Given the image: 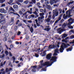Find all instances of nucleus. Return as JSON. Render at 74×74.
Returning <instances> with one entry per match:
<instances>
[{
	"instance_id": "obj_1",
	"label": "nucleus",
	"mask_w": 74,
	"mask_h": 74,
	"mask_svg": "<svg viewBox=\"0 0 74 74\" xmlns=\"http://www.w3.org/2000/svg\"><path fill=\"white\" fill-rule=\"evenodd\" d=\"M61 48L60 49L59 51L60 52L62 53L63 52V50L65 48H67L68 47L66 45V43H62V45L60 46Z\"/></svg>"
},
{
	"instance_id": "obj_2",
	"label": "nucleus",
	"mask_w": 74,
	"mask_h": 74,
	"mask_svg": "<svg viewBox=\"0 0 74 74\" xmlns=\"http://www.w3.org/2000/svg\"><path fill=\"white\" fill-rule=\"evenodd\" d=\"M52 64L51 62V63L49 62L46 61V62L45 63L42 64L41 65L42 66H47V67H49V66H51Z\"/></svg>"
},
{
	"instance_id": "obj_3",
	"label": "nucleus",
	"mask_w": 74,
	"mask_h": 74,
	"mask_svg": "<svg viewBox=\"0 0 74 74\" xmlns=\"http://www.w3.org/2000/svg\"><path fill=\"white\" fill-rule=\"evenodd\" d=\"M57 59L58 58L55 56L52 57L51 59H50V61H53V62H51L52 64H53L54 62H56L57 60Z\"/></svg>"
},
{
	"instance_id": "obj_4",
	"label": "nucleus",
	"mask_w": 74,
	"mask_h": 74,
	"mask_svg": "<svg viewBox=\"0 0 74 74\" xmlns=\"http://www.w3.org/2000/svg\"><path fill=\"white\" fill-rule=\"evenodd\" d=\"M0 18L1 19H0V23L3 22V23H5V21H6V20L5 18H4V16H2V15L0 16Z\"/></svg>"
},
{
	"instance_id": "obj_5",
	"label": "nucleus",
	"mask_w": 74,
	"mask_h": 74,
	"mask_svg": "<svg viewBox=\"0 0 74 74\" xmlns=\"http://www.w3.org/2000/svg\"><path fill=\"white\" fill-rule=\"evenodd\" d=\"M52 56V53H50L49 54L47 55L46 56V58L48 60H50L51 59V58Z\"/></svg>"
},
{
	"instance_id": "obj_6",
	"label": "nucleus",
	"mask_w": 74,
	"mask_h": 74,
	"mask_svg": "<svg viewBox=\"0 0 74 74\" xmlns=\"http://www.w3.org/2000/svg\"><path fill=\"white\" fill-rule=\"evenodd\" d=\"M0 12L1 13L6 14L7 13V11L5 10L4 8H1L0 9Z\"/></svg>"
},
{
	"instance_id": "obj_7",
	"label": "nucleus",
	"mask_w": 74,
	"mask_h": 74,
	"mask_svg": "<svg viewBox=\"0 0 74 74\" xmlns=\"http://www.w3.org/2000/svg\"><path fill=\"white\" fill-rule=\"evenodd\" d=\"M53 14L55 15V16H58V15L59 14V12H56V10H53Z\"/></svg>"
},
{
	"instance_id": "obj_8",
	"label": "nucleus",
	"mask_w": 74,
	"mask_h": 74,
	"mask_svg": "<svg viewBox=\"0 0 74 74\" xmlns=\"http://www.w3.org/2000/svg\"><path fill=\"white\" fill-rule=\"evenodd\" d=\"M55 48H56V46L55 45H51L48 47V49H53Z\"/></svg>"
},
{
	"instance_id": "obj_9",
	"label": "nucleus",
	"mask_w": 74,
	"mask_h": 74,
	"mask_svg": "<svg viewBox=\"0 0 74 74\" xmlns=\"http://www.w3.org/2000/svg\"><path fill=\"white\" fill-rule=\"evenodd\" d=\"M14 18L12 17L11 18L10 22H9V24H10V25H13L14 24Z\"/></svg>"
},
{
	"instance_id": "obj_10",
	"label": "nucleus",
	"mask_w": 74,
	"mask_h": 74,
	"mask_svg": "<svg viewBox=\"0 0 74 74\" xmlns=\"http://www.w3.org/2000/svg\"><path fill=\"white\" fill-rule=\"evenodd\" d=\"M73 45L72 46H71V48H69L66 49V51L67 52H69V51H72V49H73Z\"/></svg>"
},
{
	"instance_id": "obj_11",
	"label": "nucleus",
	"mask_w": 74,
	"mask_h": 74,
	"mask_svg": "<svg viewBox=\"0 0 74 74\" xmlns=\"http://www.w3.org/2000/svg\"><path fill=\"white\" fill-rule=\"evenodd\" d=\"M18 5H13V7L15 9V10H17V9H18Z\"/></svg>"
},
{
	"instance_id": "obj_12",
	"label": "nucleus",
	"mask_w": 74,
	"mask_h": 74,
	"mask_svg": "<svg viewBox=\"0 0 74 74\" xmlns=\"http://www.w3.org/2000/svg\"><path fill=\"white\" fill-rule=\"evenodd\" d=\"M46 7L48 10H51V5H46Z\"/></svg>"
},
{
	"instance_id": "obj_13",
	"label": "nucleus",
	"mask_w": 74,
	"mask_h": 74,
	"mask_svg": "<svg viewBox=\"0 0 74 74\" xmlns=\"http://www.w3.org/2000/svg\"><path fill=\"white\" fill-rule=\"evenodd\" d=\"M74 1H70L69 3H68L67 4V5H68V6H69V5H70L74 3Z\"/></svg>"
},
{
	"instance_id": "obj_14",
	"label": "nucleus",
	"mask_w": 74,
	"mask_h": 74,
	"mask_svg": "<svg viewBox=\"0 0 74 74\" xmlns=\"http://www.w3.org/2000/svg\"><path fill=\"white\" fill-rule=\"evenodd\" d=\"M45 21H46L47 23H49L51 21V19L49 18H47L45 20Z\"/></svg>"
},
{
	"instance_id": "obj_15",
	"label": "nucleus",
	"mask_w": 74,
	"mask_h": 74,
	"mask_svg": "<svg viewBox=\"0 0 74 74\" xmlns=\"http://www.w3.org/2000/svg\"><path fill=\"white\" fill-rule=\"evenodd\" d=\"M74 21H72L71 22H69L67 24V26H69H69H71V24H72V23H74Z\"/></svg>"
},
{
	"instance_id": "obj_16",
	"label": "nucleus",
	"mask_w": 74,
	"mask_h": 74,
	"mask_svg": "<svg viewBox=\"0 0 74 74\" xmlns=\"http://www.w3.org/2000/svg\"><path fill=\"white\" fill-rule=\"evenodd\" d=\"M55 0H51L50 1V3L51 5H52L54 4V1Z\"/></svg>"
},
{
	"instance_id": "obj_17",
	"label": "nucleus",
	"mask_w": 74,
	"mask_h": 74,
	"mask_svg": "<svg viewBox=\"0 0 74 74\" xmlns=\"http://www.w3.org/2000/svg\"><path fill=\"white\" fill-rule=\"evenodd\" d=\"M54 52L55 53H59V49H55L54 51Z\"/></svg>"
},
{
	"instance_id": "obj_18",
	"label": "nucleus",
	"mask_w": 74,
	"mask_h": 74,
	"mask_svg": "<svg viewBox=\"0 0 74 74\" xmlns=\"http://www.w3.org/2000/svg\"><path fill=\"white\" fill-rule=\"evenodd\" d=\"M5 37H8L9 36V34L8 33H5Z\"/></svg>"
},
{
	"instance_id": "obj_19",
	"label": "nucleus",
	"mask_w": 74,
	"mask_h": 74,
	"mask_svg": "<svg viewBox=\"0 0 74 74\" xmlns=\"http://www.w3.org/2000/svg\"><path fill=\"white\" fill-rule=\"evenodd\" d=\"M51 29V28H45L44 29V30H46V31H47V32H49V30Z\"/></svg>"
},
{
	"instance_id": "obj_20",
	"label": "nucleus",
	"mask_w": 74,
	"mask_h": 74,
	"mask_svg": "<svg viewBox=\"0 0 74 74\" xmlns=\"http://www.w3.org/2000/svg\"><path fill=\"white\" fill-rule=\"evenodd\" d=\"M30 31L32 33H33V32L34 29L33 27H31L30 28Z\"/></svg>"
},
{
	"instance_id": "obj_21",
	"label": "nucleus",
	"mask_w": 74,
	"mask_h": 74,
	"mask_svg": "<svg viewBox=\"0 0 74 74\" xmlns=\"http://www.w3.org/2000/svg\"><path fill=\"white\" fill-rule=\"evenodd\" d=\"M29 2V1L28 0H26L24 1V3L25 4H28Z\"/></svg>"
},
{
	"instance_id": "obj_22",
	"label": "nucleus",
	"mask_w": 74,
	"mask_h": 74,
	"mask_svg": "<svg viewBox=\"0 0 74 74\" xmlns=\"http://www.w3.org/2000/svg\"><path fill=\"white\" fill-rule=\"evenodd\" d=\"M13 2V0H10L9 1V2H8L9 4H11V3Z\"/></svg>"
},
{
	"instance_id": "obj_23",
	"label": "nucleus",
	"mask_w": 74,
	"mask_h": 74,
	"mask_svg": "<svg viewBox=\"0 0 74 74\" xmlns=\"http://www.w3.org/2000/svg\"><path fill=\"white\" fill-rule=\"evenodd\" d=\"M62 29V28L60 27V28L58 29L57 30L59 31V30H61L60 31H59V33H61L62 31V30H63V29Z\"/></svg>"
},
{
	"instance_id": "obj_24",
	"label": "nucleus",
	"mask_w": 74,
	"mask_h": 74,
	"mask_svg": "<svg viewBox=\"0 0 74 74\" xmlns=\"http://www.w3.org/2000/svg\"><path fill=\"white\" fill-rule=\"evenodd\" d=\"M45 52H46V50H45L44 51L43 53L42 54V56H44L46 55V53H45Z\"/></svg>"
},
{
	"instance_id": "obj_25",
	"label": "nucleus",
	"mask_w": 74,
	"mask_h": 74,
	"mask_svg": "<svg viewBox=\"0 0 74 74\" xmlns=\"http://www.w3.org/2000/svg\"><path fill=\"white\" fill-rule=\"evenodd\" d=\"M17 29H18V26H15L14 28V30H15V31H16V30H17Z\"/></svg>"
},
{
	"instance_id": "obj_26",
	"label": "nucleus",
	"mask_w": 74,
	"mask_h": 74,
	"mask_svg": "<svg viewBox=\"0 0 74 74\" xmlns=\"http://www.w3.org/2000/svg\"><path fill=\"white\" fill-rule=\"evenodd\" d=\"M47 66H46L45 67V68L42 69V71H47V69H46V68H47Z\"/></svg>"
},
{
	"instance_id": "obj_27",
	"label": "nucleus",
	"mask_w": 74,
	"mask_h": 74,
	"mask_svg": "<svg viewBox=\"0 0 74 74\" xmlns=\"http://www.w3.org/2000/svg\"><path fill=\"white\" fill-rule=\"evenodd\" d=\"M5 47H6V48L7 49H9V50H10V51L11 50V48H8V47L7 45H5Z\"/></svg>"
},
{
	"instance_id": "obj_28",
	"label": "nucleus",
	"mask_w": 74,
	"mask_h": 74,
	"mask_svg": "<svg viewBox=\"0 0 74 74\" xmlns=\"http://www.w3.org/2000/svg\"><path fill=\"white\" fill-rule=\"evenodd\" d=\"M5 71V72H6V73H8V71H10L9 70V69H8V68H7L6 69Z\"/></svg>"
},
{
	"instance_id": "obj_29",
	"label": "nucleus",
	"mask_w": 74,
	"mask_h": 74,
	"mask_svg": "<svg viewBox=\"0 0 74 74\" xmlns=\"http://www.w3.org/2000/svg\"><path fill=\"white\" fill-rule=\"evenodd\" d=\"M71 25L69 26L67 25L68 27L69 28V29H73V26H71Z\"/></svg>"
},
{
	"instance_id": "obj_30",
	"label": "nucleus",
	"mask_w": 74,
	"mask_h": 74,
	"mask_svg": "<svg viewBox=\"0 0 74 74\" xmlns=\"http://www.w3.org/2000/svg\"><path fill=\"white\" fill-rule=\"evenodd\" d=\"M3 40L5 42V41H6L7 40V37H5L3 38Z\"/></svg>"
},
{
	"instance_id": "obj_31",
	"label": "nucleus",
	"mask_w": 74,
	"mask_h": 74,
	"mask_svg": "<svg viewBox=\"0 0 74 74\" xmlns=\"http://www.w3.org/2000/svg\"><path fill=\"white\" fill-rule=\"evenodd\" d=\"M40 12H43L44 11V10L42 9H40Z\"/></svg>"
},
{
	"instance_id": "obj_32",
	"label": "nucleus",
	"mask_w": 74,
	"mask_h": 74,
	"mask_svg": "<svg viewBox=\"0 0 74 74\" xmlns=\"http://www.w3.org/2000/svg\"><path fill=\"white\" fill-rule=\"evenodd\" d=\"M12 59L13 60V63H15V59H16V58H15V56H13L12 57Z\"/></svg>"
},
{
	"instance_id": "obj_33",
	"label": "nucleus",
	"mask_w": 74,
	"mask_h": 74,
	"mask_svg": "<svg viewBox=\"0 0 74 74\" xmlns=\"http://www.w3.org/2000/svg\"><path fill=\"white\" fill-rule=\"evenodd\" d=\"M67 26V24H65V23H64L63 25H62V27H63V26H64V27H66V26Z\"/></svg>"
},
{
	"instance_id": "obj_34",
	"label": "nucleus",
	"mask_w": 74,
	"mask_h": 74,
	"mask_svg": "<svg viewBox=\"0 0 74 74\" xmlns=\"http://www.w3.org/2000/svg\"><path fill=\"white\" fill-rule=\"evenodd\" d=\"M5 1V0H0V3H3Z\"/></svg>"
},
{
	"instance_id": "obj_35",
	"label": "nucleus",
	"mask_w": 74,
	"mask_h": 74,
	"mask_svg": "<svg viewBox=\"0 0 74 74\" xmlns=\"http://www.w3.org/2000/svg\"><path fill=\"white\" fill-rule=\"evenodd\" d=\"M5 54H6V55H8L9 53L7 51H5Z\"/></svg>"
},
{
	"instance_id": "obj_36",
	"label": "nucleus",
	"mask_w": 74,
	"mask_h": 74,
	"mask_svg": "<svg viewBox=\"0 0 74 74\" xmlns=\"http://www.w3.org/2000/svg\"><path fill=\"white\" fill-rule=\"evenodd\" d=\"M39 14L40 16H43L45 14L44 13H40Z\"/></svg>"
},
{
	"instance_id": "obj_37",
	"label": "nucleus",
	"mask_w": 74,
	"mask_h": 74,
	"mask_svg": "<svg viewBox=\"0 0 74 74\" xmlns=\"http://www.w3.org/2000/svg\"><path fill=\"white\" fill-rule=\"evenodd\" d=\"M36 0H32V2L34 4H35L36 3Z\"/></svg>"
},
{
	"instance_id": "obj_38",
	"label": "nucleus",
	"mask_w": 74,
	"mask_h": 74,
	"mask_svg": "<svg viewBox=\"0 0 74 74\" xmlns=\"http://www.w3.org/2000/svg\"><path fill=\"white\" fill-rule=\"evenodd\" d=\"M3 32L4 33H6V32H8V29H5L3 30Z\"/></svg>"
},
{
	"instance_id": "obj_39",
	"label": "nucleus",
	"mask_w": 74,
	"mask_h": 74,
	"mask_svg": "<svg viewBox=\"0 0 74 74\" xmlns=\"http://www.w3.org/2000/svg\"><path fill=\"white\" fill-rule=\"evenodd\" d=\"M70 38L71 39H73L74 38V36H70Z\"/></svg>"
},
{
	"instance_id": "obj_40",
	"label": "nucleus",
	"mask_w": 74,
	"mask_h": 74,
	"mask_svg": "<svg viewBox=\"0 0 74 74\" xmlns=\"http://www.w3.org/2000/svg\"><path fill=\"white\" fill-rule=\"evenodd\" d=\"M19 13L21 15L23 14V12H22L21 10L19 11Z\"/></svg>"
},
{
	"instance_id": "obj_41",
	"label": "nucleus",
	"mask_w": 74,
	"mask_h": 74,
	"mask_svg": "<svg viewBox=\"0 0 74 74\" xmlns=\"http://www.w3.org/2000/svg\"><path fill=\"white\" fill-rule=\"evenodd\" d=\"M66 37V34H64L62 36V37H64V38H65Z\"/></svg>"
},
{
	"instance_id": "obj_42",
	"label": "nucleus",
	"mask_w": 74,
	"mask_h": 74,
	"mask_svg": "<svg viewBox=\"0 0 74 74\" xmlns=\"http://www.w3.org/2000/svg\"><path fill=\"white\" fill-rule=\"evenodd\" d=\"M55 14H53V15L52 16V18L53 19H55Z\"/></svg>"
},
{
	"instance_id": "obj_43",
	"label": "nucleus",
	"mask_w": 74,
	"mask_h": 74,
	"mask_svg": "<svg viewBox=\"0 0 74 74\" xmlns=\"http://www.w3.org/2000/svg\"><path fill=\"white\" fill-rule=\"evenodd\" d=\"M22 11L23 12H25L26 11V10L25 9L22 8Z\"/></svg>"
},
{
	"instance_id": "obj_44",
	"label": "nucleus",
	"mask_w": 74,
	"mask_h": 74,
	"mask_svg": "<svg viewBox=\"0 0 74 74\" xmlns=\"http://www.w3.org/2000/svg\"><path fill=\"white\" fill-rule=\"evenodd\" d=\"M21 32L18 31L17 33V35L18 36H19L21 34Z\"/></svg>"
},
{
	"instance_id": "obj_45",
	"label": "nucleus",
	"mask_w": 74,
	"mask_h": 74,
	"mask_svg": "<svg viewBox=\"0 0 74 74\" xmlns=\"http://www.w3.org/2000/svg\"><path fill=\"white\" fill-rule=\"evenodd\" d=\"M49 4V1H46L45 2V4L46 5H48Z\"/></svg>"
},
{
	"instance_id": "obj_46",
	"label": "nucleus",
	"mask_w": 74,
	"mask_h": 74,
	"mask_svg": "<svg viewBox=\"0 0 74 74\" xmlns=\"http://www.w3.org/2000/svg\"><path fill=\"white\" fill-rule=\"evenodd\" d=\"M35 56L36 57V58H38V56H39L38 54L35 53Z\"/></svg>"
},
{
	"instance_id": "obj_47",
	"label": "nucleus",
	"mask_w": 74,
	"mask_h": 74,
	"mask_svg": "<svg viewBox=\"0 0 74 74\" xmlns=\"http://www.w3.org/2000/svg\"><path fill=\"white\" fill-rule=\"evenodd\" d=\"M67 17H68V15H66V16H65L64 17V19H66L67 18Z\"/></svg>"
},
{
	"instance_id": "obj_48",
	"label": "nucleus",
	"mask_w": 74,
	"mask_h": 74,
	"mask_svg": "<svg viewBox=\"0 0 74 74\" xmlns=\"http://www.w3.org/2000/svg\"><path fill=\"white\" fill-rule=\"evenodd\" d=\"M14 47L13 46V45L11 44L10 45V48H12Z\"/></svg>"
},
{
	"instance_id": "obj_49",
	"label": "nucleus",
	"mask_w": 74,
	"mask_h": 74,
	"mask_svg": "<svg viewBox=\"0 0 74 74\" xmlns=\"http://www.w3.org/2000/svg\"><path fill=\"white\" fill-rule=\"evenodd\" d=\"M18 1L20 2V3H22L23 1V0H17Z\"/></svg>"
},
{
	"instance_id": "obj_50",
	"label": "nucleus",
	"mask_w": 74,
	"mask_h": 74,
	"mask_svg": "<svg viewBox=\"0 0 74 74\" xmlns=\"http://www.w3.org/2000/svg\"><path fill=\"white\" fill-rule=\"evenodd\" d=\"M58 2V0H54V3L55 4H56V3H57Z\"/></svg>"
},
{
	"instance_id": "obj_51",
	"label": "nucleus",
	"mask_w": 74,
	"mask_h": 74,
	"mask_svg": "<svg viewBox=\"0 0 74 74\" xmlns=\"http://www.w3.org/2000/svg\"><path fill=\"white\" fill-rule=\"evenodd\" d=\"M18 26L19 27L22 26V23H19L18 25Z\"/></svg>"
},
{
	"instance_id": "obj_52",
	"label": "nucleus",
	"mask_w": 74,
	"mask_h": 74,
	"mask_svg": "<svg viewBox=\"0 0 74 74\" xmlns=\"http://www.w3.org/2000/svg\"><path fill=\"white\" fill-rule=\"evenodd\" d=\"M4 56H5V55L4 54H3L1 56V58H3L4 57Z\"/></svg>"
},
{
	"instance_id": "obj_53",
	"label": "nucleus",
	"mask_w": 74,
	"mask_h": 74,
	"mask_svg": "<svg viewBox=\"0 0 74 74\" xmlns=\"http://www.w3.org/2000/svg\"><path fill=\"white\" fill-rule=\"evenodd\" d=\"M10 9L11 11H12L13 12H15V10L13 8H11Z\"/></svg>"
},
{
	"instance_id": "obj_54",
	"label": "nucleus",
	"mask_w": 74,
	"mask_h": 74,
	"mask_svg": "<svg viewBox=\"0 0 74 74\" xmlns=\"http://www.w3.org/2000/svg\"><path fill=\"white\" fill-rule=\"evenodd\" d=\"M43 18H44V16H42L40 17V20H42V19H43Z\"/></svg>"
},
{
	"instance_id": "obj_55",
	"label": "nucleus",
	"mask_w": 74,
	"mask_h": 74,
	"mask_svg": "<svg viewBox=\"0 0 74 74\" xmlns=\"http://www.w3.org/2000/svg\"><path fill=\"white\" fill-rule=\"evenodd\" d=\"M32 71L33 72H36V70L35 69H33L32 70Z\"/></svg>"
},
{
	"instance_id": "obj_56",
	"label": "nucleus",
	"mask_w": 74,
	"mask_h": 74,
	"mask_svg": "<svg viewBox=\"0 0 74 74\" xmlns=\"http://www.w3.org/2000/svg\"><path fill=\"white\" fill-rule=\"evenodd\" d=\"M71 16L70 14V13H69V15H68V18H70V17H71Z\"/></svg>"
},
{
	"instance_id": "obj_57",
	"label": "nucleus",
	"mask_w": 74,
	"mask_h": 74,
	"mask_svg": "<svg viewBox=\"0 0 74 74\" xmlns=\"http://www.w3.org/2000/svg\"><path fill=\"white\" fill-rule=\"evenodd\" d=\"M24 71H23L21 72V74H25V72H24Z\"/></svg>"
},
{
	"instance_id": "obj_58",
	"label": "nucleus",
	"mask_w": 74,
	"mask_h": 74,
	"mask_svg": "<svg viewBox=\"0 0 74 74\" xmlns=\"http://www.w3.org/2000/svg\"><path fill=\"white\" fill-rule=\"evenodd\" d=\"M9 55L10 56H12V53L10 52H9Z\"/></svg>"
},
{
	"instance_id": "obj_59",
	"label": "nucleus",
	"mask_w": 74,
	"mask_h": 74,
	"mask_svg": "<svg viewBox=\"0 0 74 74\" xmlns=\"http://www.w3.org/2000/svg\"><path fill=\"white\" fill-rule=\"evenodd\" d=\"M36 25L37 26H38V27H39V26H40V24H39V23H36Z\"/></svg>"
},
{
	"instance_id": "obj_60",
	"label": "nucleus",
	"mask_w": 74,
	"mask_h": 74,
	"mask_svg": "<svg viewBox=\"0 0 74 74\" xmlns=\"http://www.w3.org/2000/svg\"><path fill=\"white\" fill-rule=\"evenodd\" d=\"M27 12H28V13H29L30 14H32V11L30 12L29 11H27Z\"/></svg>"
},
{
	"instance_id": "obj_61",
	"label": "nucleus",
	"mask_w": 74,
	"mask_h": 74,
	"mask_svg": "<svg viewBox=\"0 0 74 74\" xmlns=\"http://www.w3.org/2000/svg\"><path fill=\"white\" fill-rule=\"evenodd\" d=\"M48 47V46H45L43 48V49H47V47Z\"/></svg>"
},
{
	"instance_id": "obj_62",
	"label": "nucleus",
	"mask_w": 74,
	"mask_h": 74,
	"mask_svg": "<svg viewBox=\"0 0 74 74\" xmlns=\"http://www.w3.org/2000/svg\"><path fill=\"white\" fill-rule=\"evenodd\" d=\"M34 14H35L36 15H37V12H36V11H35L34 12Z\"/></svg>"
},
{
	"instance_id": "obj_63",
	"label": "nucleus",
	"mask_w": 74,
	"mask_h": 74,
	"mask_svg": "<svg viewBox=\"0 0 74 74\" xmlns=\"http://www.w3.org/2000/svg\"><path fill=\"white\" fill-rule=\"evenodd\" d=\"M16 44L17 45H19V42L18 41H16Z\"/></svg>"
},
{
	"instance_id": "obj_64",
	"label": "nucleus",
	"mask_w": 74,
	"mask_h": 74,
	"mask_svg": "<svg viewBox=\"0 0 74 74\" xmlns=\"http://www.w3.org/2000/svg\"><path fill=\"white\" fill-rule=\"evenodd\" d=\"M33 67L34 69H36V68H37V66H33Z\"/></svg>"
}]
</instances>
